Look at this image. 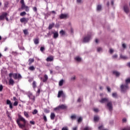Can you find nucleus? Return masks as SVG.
I'll use <instances>...</instances> for the list:
<instances>
[{"mask_svg":"<svg viewBox=\"0 0 130 130\" xmlns=\"http://www.w3.org/2000/svg\"><path fill=\"white\" fill-rule=\"evenodd\" d=\"M18 118L16 120V122L19 127H20V128H24V127H26L27 124V121H26V119L20 114H18Z\"/></svg>","mask_w":130,"mask_h":130,"instance_id":"obj_1","label":"nucleus"},{"mask_svg":"<svg viewBox=\"0 0 130 130\" xmlns=\"http://www.w3.org/2000/svg\"><path fill=\"white\" fill-rule=\"evenodd\" d=\"M100 103H105L107 102V106L108 107L109 111H112L113 110V107L112 106V102L108 101V99L103 98L100 101Z\"/></svg>","mask_w":130,"mask_h":130,"instance_id":"obj_2","label":"nucleus"},{"mask_svg":"<svg viewBox=\"0 0 130 130\" xmlns=\"http://www.w3.org/2000/svg\"><path fill=\"white\" fill-rule=\"evenodd\" d=\"M9 78H12L13 77V79L14 80H17V79H18V80H20V79H22V76L20 74L17 73H10L9 74Z\"/></svg>","mask_w":130,"mask_h":130,"instance_id":"obj_3","label":"nucleus"},{"mask_svg":"<svg viewBox=\"0 0 130 130\" xmlns=\"http://www.w3.org/2000/svg\"><path fill=\"white\" fill-rule=\"evenodd\" d=\"M120 89L122 93H126V91L128 90V85L127 84H122L120 86Z\"/></svg>","mask_w":130,"mask_h":130,"instance_id":"obj_4","label":"nucleus"},{"mask_svg":"<svg viewBox=\"0 0 130 130\" xmlns=\"http://www.w3.org/2000/svg\"><path fill=\"white\" fill-rule=\"evenodd\" d=\"M8 16V13L2 12V15H0V21H3L5 20L6 17Z\"/></svg>","mask_w":130,"mask_h":130,"instance_id":"obj_5","label":"nucleus"},{"mask_svg":"<svg viewBox=\"0 0 130 130\" xmlns=\"http://www.w3.org/2000/svg\"><path fill=\"white\" fill-rule=\"evenodd\" d=\"M123 10L124 12H125L126 14H128V13H129V8H128V6L126 4L124 5Z\"/></svg>","mask_w":130,"mask_h":130,"instance_id":"obj_6","label":"nucleus"},{"mask_svg":"<svg viewBox=\"0 0 130 130\" xmlns=\"http://www.w3.org/2000/svg\"><path fill=\"white\" fill-rule=\"evenodd\" d=\"M60 109H66V105H61L54 108V110H60Z\"/></svg>","mask_w":130,"mask_h":130,"instance_id":"obj_7","label":"nucleus"},{"mask_svg":"<svg viewBox=\"0 0 130 130\" xmlns=\"http://www.w3.org/2000/svg\"><path fill=\"white\" fill-rule=\"evenodd\" d=\"M28 97L32 100V102H35V96L32 94V93H28L27 94Z\"/></svg>","mask_w":130,"mask_h":130,"instance_id":"obj_8","label":"nucleus"},{"mask_svg":"<svg viewBox=\"0 0 130 130\" xmlns=\"http://www.w3.org/2000/svg\"><path fill=\"white\" fill-rule=\"evenodd\" d=\"M40 79L43 83H46V82H47V81L48 80V76L45 74V75H44L43 78L41 77Z\"/></svg>","mask_w":130,"mask_h":130,"instance_id":"obj_9","label":"nucleus"},{"mask_svg":"<svg viewBox=\"0 0 130 130\" xmlns=\"http://www.w3.org/2000/svg\"><path fill=\"white\" fill-rule=\"evenodd\" d=\"M28 21H29V18L23 17L20 19V21L21 23H24V24H27L28 23Z\"/></svg>","mask_w":130,"mask_h":130,"instance_id":"obj_10","label":"nucleus"},{"mask_svg":"<svg viewBox=\"0 0 130 130\" xmlns=\"http://www.w3.org/2000/svg\"><path fill=\"white\" fill-rule=\"evenodd\" d=\"M90 39H91V36L88 35L87 36L84 38L83 42H85V43L89 42L90 41Z\"/></svg>","mask_w":130,"mask_h":130,"instance_id":"obj_11","label":"nucleus"},{"mask_svg":"<svg viewBox=\"0 0 130 130\" xmlns=\"http://www.w3.org/2000/svg\"><path fill=\"white\" fill-rule=\"evenodd\" d=\"M6 104L7 105H9V108L10 109H13V104L10 100H7Z\"/></svg>","mask_w":130,"mask_h":130,"instance_id":"obj_12","label":"nucleus"},{"mask_svg":"<svg viewBox=\"0 0 130 130\" xmlns=\"http://www.w3.org/2000/svg\"><path fill=\"white\" fill-rule=\"evenodd\" d=\"M58 98H60V97H64V94L63 93V91H59L58 92Z\"/></svg>","mask_w":130,"mask_h":130,"instance_id":"obj_13","label":"nucleus"},{"mask_svg":"<svg viewBox=\"0 0 130 130\" xmlns=\"http://www.w3.org/2000/svg\"><path fill=\"white\" fill-rule=\"evenodd\" d=\"M21 9L22 10H25V12H29V7L28 6H26L25 5H24V6H21Z\"/></svg>","mask_w":130,"mask_h":130,"instance_id":"obj_14","label":"nucleus"},{"mask_svg":"<svg viewBox=\"0 0 130 130\" xmlns=\"http://www.w3.org/2000/svg\"><path fill=\"white\" fill-rule=\"evenodd\" d=\"M113 74L116 76V77H118L120 76V73L117 71H113Z\"/></svg>","mask_w":130,"mask_h":130,"instance_id":"obj_15","label":"nucleus"},{"mask_svg":"<svg viewBox=\"0 0 130 130\" xmlns=\"http://www.w3.org/2000/svg\"><path fill=\"white\" fill-rule=\"evenodd\" d=\"M53 34V39H56V38H58V32L57 31H55L54 32H52Z\"/></svg>","mask_w":130,"mask_h":130,"instance_id":"obj_16","label":"nucleus"},{"mask_svg":"<svg viewBox=\"0 0 130 130\" xmlns=\"http://www.w3.org/2000/svg\"><path fill=\"white\" fill-rule=\"evenodd\" d=\"M100 119V118L98 116H94L93 118V120L94 122H98L99 121V120Z\"/></svg>","mask_w":130,"mask_h":130,"instance_id":"obj_17","label":"nucleus"},{"mask_svg":"<svg viewBox=\"0 0 130 130\" xmlns=\"http://www.w3.org/2000/svg\"><path fill=\"white\" fill-rule=\"evenodd\" d=\"M53 56H51L47 58L46 61H53Z\"/></svg>","mask_w":130,"mask_h":130,"instance_id":"obj_18","label":"nucleus"},{"mask_svg":"<svg viewBox=\"0 0 130 130\" xmlns=\"http://www.w3.org/2000/svg\"><path fill=\"white\" fill-rule=\"evenodd\" d=\"M55 25V24H54V23H53V22L51 24H49V26H48V29L51 30V29L54 27Z\"/></svg>","mask_w":130,"mask_h":130,"instance_id":"obj_19","label":"nucleus"},{"mask_svg":"<svg viewBox=\"0 0 130 130\" xmlns=\"http://www.w3.org/2000/svg\"><path fill=\"white\" fill-rule=\"evenodd\" d=\"M14 84H15V81L12 79V78H10V79H9V85H11V86H14Z\"/></svg>","mask_w":130,"mask_h":130,"instance_id":"obj_20","label":"nucleus"},{"mask_svg":"<svg viewBox=\"0 0 130 130\" xmlns=\"http://www.w3.org/2000/svg\"><path fill=\"white\" fill-rule=\"evenodd\" d=\"M102 10V6L101 5H98L96 7V10L98 12H100Z\"/></svg>","mask_w":130,"mask_h":130,"instance_id":"obj_21","label":"nucleus"},{"mask_svg":"<svg viewBox=\"0 0 130 130\" xmlns=\"http://www.w3.org/2000/svg\"><path fill=\"white\" fill-rule=\"evenodd\" d=\"M55 118V114H54V113H51L50 115V119L52 120H53Z\"/></svg>","mask_w":130,"mask_h":130,"instance_id":"obj_22","label":"nucleus"},{"mask_svg":"<svg viewBox=\"0 0 130 130\" xmlns=\"http://www.w3.org/2000/svg\"><path fill=\"white\" fill-rule=\"evenodd\" d=\"M34 61V58H29L28 59V66H31L32 64V63Z\"/></svg>","mask_w":130,"mask_h":130,"instance_id":"obj_23","label":"nucleus"},{"mask_svg":"<svg viewBox=\"0 0 130 130\" xmlns=\"http://www.w3.org/2000/svg\"><path fill=\"white\" fill-rule=\"evenodd\" d=\"M23 114H24V116L25 117H26V118H29V112H26V111H24Z\"/></svg>","mask_w":130,"mask_h":130,"instance_id":"obj_24","label":"nucleus"},{"mask_svg":"<svg viewBox=\"0 0 130 130\" xmlns=\"http://www.w3.org/2000/svg\"><path fill=\"white\" fill-rule=\"evenodd\" d=\"M32 85V88L34 89H36V88H37V85L36 84V81H34Z\"/></svg>","mask_w":130,"mask_h":130,"instance_id":"obj_25","label":"nucleus"},{"mask_svg":"<svg viewBox=\"0 0 130 130\" xmlns=\"http://www.w3.org/2000/svg\"><path fill=\"white\" fill-rule=\"evenodd\" d=\"M35 44H39V39H35L34 40Z\"/></svg>","mask_w":130,"mask_h":130,"instance_id":"obj_26","label":"nucleus"},{"mask_svg":"<svg viewBox=\"0 0 130 130\" xmlns=\"http://www.w3.org/2000/svg\"><path fill=\"white\" fill-rule=\"evenodd\" d=\"M71 118L72 120H74L75 119H77V115L74 114V115H72L71 116Z\"/></svg>","mask_w":130,"mask_h":130,"instance_id":"obj_27","label":"nucleus"},{"mask_svg":"<svg viewBox=\"0 0 130 130\" xmlns=\"http://www.w3.org/2000/svg\"><path fill=\"white\" fill-rule=\"evenodd\" d=\"M28 70L29 71H35V67H34V66H30L28 68Z\"/></svg>","mask_w":130,"mask_h":130,"instance_id":"obj_28","label":"nucleus"},{"mask_svg":"<svg viewBox=\"0 0 130 130\" xmlns=\"http://www.w3.org/2000/svg\"><path fill=\"white\" fill-rule=\"evenodd\" d=\"M25 15H27V13L25 11H23L20 14V16H21V17H24Z\"/></svg>","mask_w":130,"mask_h":130,"instance_id":"obj_29","label":"nucleus"},{"mask_svg":"<svg viewBox=\"0 0 130 130\" xmlns=\"http://www.w3.org/2000/svg\"><path fill=\"white\" fill-rule=\"evenodd\" d=\"M64 18H66V14H61L59 16V19H64Z\"/></svg>","mask_w":130,"mask_h":130,"instance_id":"obj_30","label":"nucleus"},{"mask_svg":"<svg viewBox=\"0 0 130 130\" xmlns=\"http://www.w3.org/2000/svg\"><path fill=\"white\" fill-rule=\"evenodd\" d=\"M120 58H122V59H127L128 57L126 56L120 55Z\"/></svg>","mask_w":130,"mask_h":130,"instance_id":"obj_31","label":"nucleus"},{"mask_svg":"<svg viewBox=\"0 0 130 130\" xmlns=\"http://www.w3.org/2000/svg\"><path fill=\"white\" fill-rule=\"evenodd\" d=\"M75 60H76V61H78V62H80V61H81V60H82V59L79 57H75Z\"/></svg>","mask_w":130,"mask_h":130,"instance_id":"obj_32","label":"nucleus"},{"mask_svg":"<svg viewBox=\"0 0 130 130\" xmlns=\"http://www.w3.org/2000/svg\"><path fill=\"white\" fill-rule=\"evenodd\" d=\"M112 97H113V98H117V93L116 92H114L112 94Z\"/></svg>","mask_w":130,"mask_h":130,"instance_id":"obj_33","label":"nucleus"},{"mask_svg":"<svg viewBox=\"0 0 130 130\" xmlns=\"http://www.w3.org/2000/svg\"><path fill=\"white\" fill-rule=\"evenodd\" d=\"M63 85V80H61L59 82V86L61 87Z\"/></svg>","mask_w":130,"mask_h":130,"instance_id":"obj_34","label":"nucleus"},{"mask_svg":"<svg viewBox=\"0 0 130 130\" xmlns=\"http://www.w3.org/2000/svg\"><path fill=\"white\" fill-rule=\"evenodd\" d=\"M32 113L34 115H35V114H37V113H38V111L37 109H35Z\"/></svg>","mask_w":130,"mask_h":130,"instance_id":"obj_35","label":"nucleus"},{"mask_svg":"<svg viewBox=\"0 0 130 130\" xmlns=\"http://www.w3.org/2000/svg\"><path fill=\"white\" fill-rule=\"evenodd\" d=\"M59 34L60 36H63V35H64L65 34L64 31H63V30H61V31H60Z\"/></svg>","mask_w":130,"mask_h":130,"instance_id":"obj_36","label":"nucleus"},{"mask_svg":"<svg viewBox=\"0 0 130 130\" xmlns=\"http://www.w3.org/2000/svg\"><path fill=\"white\" fill-rule=\"evenodd\" d=\"M83 120V118L80 117L77 120V121L79 123H80V122H82V121Z\"/></svg>","mask_w":130,"mask_h":130,"instance_id":"obj_37","label":"nucleus"},{"mask_svg":"<svg viewBox=\"0 0 130 130\" xmlns=\"http://www.w3.org/2000/svg\"><path fill=\"white\" fill-rule=\"evenodd\" d=\"M107 90L108 92H109V93L111 92V88H110V87H109V86H107Z\"/></svg>","mask_w":130,"mask_h":130,"instance_id":"obj_38","label":"nucleus"},{"mask_svg":"<svg viewBox=\"0 0 130 130\" xmlns=\"http://www.w3.org/2000/svg\"><path fill=\"white\" fill-rule=\"evenodd\" d=\"M18 104H19L18 101H15L13 104V106H18Z\"/></svg>","mask_w":130,"mask_h":130,"instance_id":"obj_39","label":"nucleus"},{"mask_svg":"<svg viewBox=\"0 0 130 130\" xmlns=\"http://www.w3.org/2000/svg\"><path fill=\"white\" fill-rule=\"evenodd\" d=\"M20 4H21V7L25 5V3H24V0H21Z\"/></svg>","mask_w":130,"mask_h":130,"instance_id":"obj_40","label":"nucleus"},{"mask_svg":"<svg viewBox=\"0 0 130 130\" xmlns=\"http://www.w3.org/2000/svg\"><path fill=\"white\" fill-rule=\"evenodd\" d=\"M43 119H44V121H45V122H46V121H47V118L46 117V116H45V115H44V116H43Z\"/></svg>","mask_w":130,"mask_h":130,"instance_id":"obj_41","label":"nucleus"},{"mask_svg":"<svg viewBox=\"0 0 130 130\" xmlns=\"http://www.w3.org/2000/svg\"><path fill=\"white\" fill-rule=\"evenodd\" d=\"M44 50H45V48H44V47H41L40 48V51L42 52H43V51H44Z\"/></svg>","mask_w":130,"mask_h":130,"instance_id":"obj_42","label":"nucleus"},{"mask_svg":"<svg viewBox=\"0 0 130 130\" xmlns=\"http://www.w3.org/2000/svg\"><path fill=\"white\" fill-rule=\"evenodd\" d=\"M121 130H130V127L127 126V127H124L123 129H122Z\"/></svg>","mask_w":130,"mask_h":130,"instance_id":"obj_43","label":"nucleus"},{"mask_svg":"<svg viewBox=\"0 0 130 130\" xmlns=\"http://www.w3.org/2000/svg\"><path fill=\"white\" fill-rule=\"evenodd\" d=\"M44 112H45L46 113H49L50 111H49V110H48L47 109H45Z\"/></svg>","mask_w":130,"mask_h":130,"instance_id":"obj_44","label":"nucleus"},{"mask_svg":"<svg viewBox=\"0 0 130 130\" xmlns=\"http://www.w3.org/2000/svg\"><path fill=\"white\" fill-rule=\"evenodd\" d=\"M70 28H71V34H73L74 33V28L70 26Z\"/></svg>","mask_w":130,"mask_h":130,"instance_id":"obj_45","label":"nucleus"},{"mask_svg":"<svg viewBox=\"0 0 130 130\" xmlns=\"http://www.w3.org/2000/svg\"><path fill=\"white\" fill-rule=\"evenodd\" d=\"M93 111H94V112H99V109H97V108H94L93 109Z\"/></svg>","mask_w":130,"mask_h":130,"instance_id":"obj_46","label":"nucleus"},{"mask_svg":"<svg viewBox=\"0 0 130 130\" xmlns=\"http://www.w3.org/2000/svg\"><path fill=\"white\" fill-rule=\"evenodd\" d=\"M23 33L24 34H25V35L28 34V30L27 29L23 30Z\"/></svg>","mask_w":130,"mask_h":130,"instance_id":"obj_47","label":"nucleus"},{"mask_svg":"<svg viewBox=\"0 0 130 130\" xmlns=\"http://www.w3.org/2000/svg\"><path fill=\"white\" fill-rule=\"evenodd\" d=\"M126 84H128V83H130V78L127 79L125 80Z\"/></svg>","mask_w":130,"mask_h":130,"instance_id":"obj_48","label":"nucleus"},{"mask_svg":"<svg viewBox=\"0 0 130 130\" xmlns=\"http://www.w3.org/2000/svg\"><path fill=\"white\" fill-rule=\"evenodd\" d=\"M97 50H98V52H100V51H102V48L101 47H99L97 49Z\"/></svg>","mask_w":130,"mask_h":130,"instance_id":"obj_49","label":"nucleus"},{"mask_svg":"<svg viewBox=\"0 0 130 130\" xmlns=\"http://www.w3.org/2000/svg\"><path fill=\"white\" fill-rule=\"evenodd\" d=\"M98 128L100 130H102L103 128V125H101V126H99Z\"/></svg>","mask_w":130,"mask_h":130,"instance_id":"obj_50","label":"nucleus"},{"mask_svg":"<svg viewBox=\"0 0 130 130\" xmlns=\"http://www.w3.org/2000/svg\"><path fill=\"white\" fill-rule=\"evenodd\" d=\"M38 95L39 96L40 94V89L38 88V91L37 92Z\"/></svg>","mask_w":130,"mask_h":130,"instance_id":"obj_51","label":"nucleus"},{"mask_svg":"<svg viewBox=\"0 0 130 130\" xmlns=\"http://www.w3.org/2000/svg\"><path fill=\"white\" fill-rule=\"evenodd\" d=\"M32 10L34 12H37V8L35 7L32 8Z\"/></svg>","mask_w":130,"mask_h":130,"instance_id":"obj_52","label":"nucleus"},{"mask_svg":"<svg viewBox=\"0 0 130 130\" xmlns=\"http://www.w3.org/2000/svg\"><path fill=\"white\" fill-rule=\"evenodd\" d=\"M117 54H115V55H113L112 57L113 58H117Z\"/></svg>","mask_w":130,"mask_h":130,"instance_id":"obj_53","label":"nucleus"},{"mask_svg":"<svg viewBox=\"0 0 130 130\" xmlns=\"http://www.w3.org/2000/svg\"><path fill=\"white\" fill-rule=\"evenodd\" d=\"M122 122H126V118H123Z\"/></svg>","mask_w":130,"mask_h":130,"instance_id":"obj_54","label":"nucleus"},{"mask_svg":"<svg viewBox=\"0 0 130 130\" xmlns=\"http://www.w3.org/2000/svg\"><path fill=\"white\" fill-rule=\"evenodd\" d=\"M29 122L30 124H33V125L35 124V122H34V121H30Z\"/></svg>","mask_w":130,"mask_h":130,"instance_id":"obj_55","label":"nucleus"},{"mask_svg":"<svg viewBox=\"0 0 130 130\" xmlns=\"http://www.w3.org/2000/svg\"><path fill=\"white\" fill-rule=\"evenodd\" d=\"M3 85H0V92H2V91H3Z\"/></svg>","mask_w":130,"mask_h":130,"instance_id":"obj_56","label":"nucleus"},{"mask_svg":"<svg viewBox=\"0 0 130 130\" xmlns=\"http://www.w3.org/2000/svg\"><path fill=\"white\" fill-rule=\"evenodd\" d=\"M122 47L123 48H126V45L125 44H122Z\"/></svg>","mask_w":130,"mask_h":130,"instance_id":"obj_57","label":"nucleus"},{"mask_svg":"<svg viewBox=\"0 0 130 130\" xmlns=\"http://www.w3.org/2000/svg\"><path fill=\"white\" fill-rule=\"evenodd\" d=\"M76 80V77H72L71 78V80L72 81H75Z\"/></svg>","mask_w":130,"mask_h":130,"instance_id":"obj_58","label":"nucleus"},{"mask_svg":"<svg viewBox=\"0 0 130 130\" xmlns=\"http://www.w3.org/2000/svg\"><path fill=\"white\" fill-rule=\"evenodd\" d=\"M81 101H82V100L80 98H79L77 100V102H79L80 103Z\"/></svg>","mask_w":130,"mask_h":130,"instance_id":"obj_59","label":"nucleus"},{"mask_svg":"<svg viewBox=\"0 0 130 130\" xmlns=\"http://www.w3.org/2000/svg\"><path fill=\"white\" fill-rule=\"evenodd\" d=\"M13 100L14 101H17V100H18V99H17V98H16L15 96H14L13 98Z\"/></svg>","mask_w":130,"mask_h":130,"instance_id":"obj_60","label":"nucleus"},{"mask_svg":"<svg viewBox=\"0 0 130 130\" xmlns=\"http://www.w3.org/2000/svg\"><path fill=\"white\" fill-rule=\"evenodd\" d=\"M110 53L111 54L113 53V50H112V49H110Z\"/></svg>","mask_w":130,"mask_h":130,"instance_id":"obj_61","label":"nucleus"},{"mask_svg":"<svg viewBox=\"0 0 130 130\" xmlns=\"http://www.w3.org/2000/svg\"><path fill=\"white\" fill-rule=\"evenodd\" d=\"M73 130H78V127L76 126L73 127Z\"/></svg>","mask_w":130,"mask_h":130,"instance_id":"obj_62","label":"nucleus"},{"mask_svg":"<svg viewBox=\"0 0 130 130\" xmlns=\"http://www.w3.org/2000/svg\"><path fill=\"white\" fill-rule=\"evenodd\" d=\"M83 130H89V127H86L84 128Z\"/></svg>","mask_w":130,"mask_h":130,"instance_id":"obj_63","label":"nucleus"},{"mask_svg":"<svg viewBox=\"0 0 130 130\" xmlns=\"http://www.w3.org/2000/svg\"><path fill=\"white\" fill-rule=\"evenodd\" d=\"M68 18H69V14H66V19H68Z\"/></svg>","mask_w":130,"mask_h":130,"instance_id":"obj_64","label":"nucleus"}]
</instances>
